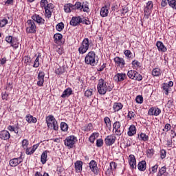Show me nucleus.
<instances>
[{
  "label": "nucleus",
  "instance_id": "obj_1",
  "mask_svg": "<svg viewBox=\"0 0 176 176\" xmlns=\"http://www.w3.org/2000/svg\"><path fill=\"white\" fill-rule=\"evenodd\" d=\"M97 89L100 96H105V94H107V92L112 91V87H111L109 83L107 82V81L104 80V79L102 78L99 79Z\"/></svg>",
  "mask_w": 176,
  "mask_h": 176
},
{
  "label": "nucleus",
  "instance_id": "obj_2",
  "mask_svg": "<svg viewBox=\"0 0 176 176\" xmlns=\"http://www.w3.org/2000/svg\"><path fill=\"white\" fill-rule=\"evenodd\" d=\"M96 52L94 51H90L85 57V63L87 65H91V67H96L98 60L96 59Z\"/></svg>",
  "mask_w": 176,
  "mask_h": 176
},
{
  "label": "nucleus",
  "instance_id": "obj_3",
  "mask_svg": "<svg viewBox=\"0 0 176 176\" xmlns=\"http://www.w3.org/2000/svg\"><path fill=\"white\" fill-rule=\"evenodd\" d=\"M46 123L48 129L50 130H55L57 131L58 130V123L57 122V120L54 118V116L50 115L46 118Z\"/></svg>",
  "mask_w": 176,
  "mask_h": 176
},
{
  "label": "nucleus",
  "instance_id": "obj_4",
  "mask_svg": "<svg viewBox=\"0 0 176 176\" xmlns=\"http://www.w3.org/2000/svg\"><path fill=\"white\" fill-rule=\"evenodd\" d=\"M90 47V41H89V38H85L82 40L80 43V47H78V53L80 54H85L87 53V50Z\"/></svg>",
  "mask_w": 176,
  "mask_h": 176
},
{
  "label": "nucleus",
  "instance_id": "obj_5",
  "mask_svg": "<svg viewBox=\"0 0 176 176\" xmlns=\"http://www.w3.org/2000/svg\"><path fill=\"white\" fill-rule=\"evenodd\" d=\"M78 142V138L75 135H70L65 138L64 143L65 146L69 148H74V146Z\"/></svg>",
  "mask_w": 176,
  "mask_h": 176
},
{
  "label": "nucleus",
  "instance_id": "obj_6",
  "mask_svg": "<svg viewBox=\"0 0 176 176\" xmlns=\"http://www.w3.org/2000/svg\"><path fill=\"white\" fill-rule=\"evenodd\" d=\"M26 32L28 34H35L36 32V25L32 20H28L26 22Z\"/></svg>",
  "mask_w": 176,
  "mask_h": 176
},
{
  "label": "nucleus",
  "instance_id": "obj_7",
  "mask_svg": "<svg viewBox=\"0 0 176 176\" xmlns=\"http://www.w3.org/2000/svg\"><path fill=\"white\" fill-rule=\"evenodd\" d=\"M6 42L7 43H10V46L14 47V49L19 48V39H17L16 37L8 36L6 37Z\"/></svg>",
  "mask_w": 176,
  "mask_h": 176
},
{
  "label": "nucleus",
  "instance_id": "obj_8",
  "mask_svg": "<svg viewBox=\"0 0 176 176\" xmlns=\"http://www.w3.org/2000/svg\"><path fill=\"white\" fill-rule=\"evenodd\" d=\"M127 76L130 79H133L134 80H142V76L137 71L135 70H129L127 73Z\"/></svg>",
  "mask_w": 176,
  "mask_h": 176
},
{
  "label": "nucleus",
  "instance_id": "obj_9",
  "mask_svg": "<svg viewBox=\"0 0 176 176\" xmlns=\"http://www.w3.org/2000/svg\"><path fill=\"white\" fill-rule=\"evenodd\" d=\"M129 164L130 166L131 170H134L137 168V160L135 156L133 154H131L128 158Z\"/></svg>",
  "mask_w": 176,
  "mask_h": 176
},
{
  "label": "nucleus",
  "instance_id": "obj_10",
  "mask_svg": "<svg viewBox=\"0 0 176 176\" xmlns=\"http://www.w3.org/2000/svg\"><path fill=\"white\" fill-rule=\"evenodd\" d=\"M160 113H162V110L157 107H151L148 111L149 116H159Z\"/></svg>",
  "mask_w": 176,
  "mask_h": 176
},
{
  "label": "nucleus",
  "instance_id": "obj_11",
  "mask_svg": "<svg viewBox=\"0 0 176 176\" xmlns=\"http://www.w3.org/2000/svg\"><path fill=\"white\" fill-rule=\"evenodd\" d=\"M113 79L117 83L123 82L124 79H127V74H126L125 73H117L114 76Z\"/></svg>",
  "mask_w": 176,
  "mask_h": 176
},
{
  "label": "nucleus",
  "instance_id": "obj_12",
  "mask_svg": "<svg viewBox=\"0 0 176 176\" xmlns=\"http://www.w3.org/2000/svg\"><path fill=\"white\" fill-rule=\"evenodd\" d=\"M121 126L122 125L119 121H116L113 124V130L115 131V134L118 135V137L122 135V133H123L120 129Z\"/></svg>",
  "mask_w": 176,
  "mask_h": 176
},
{
  "label": "nucleus",
  "instance_id": "obj_13",
  "mask_svg": "<svg viewBox=\"0 0 176 176\" xmlns=\"http://www.w3.org/2000/svg\"><path fill=\"white\" fill-rule=\"evenodd\" d=\"M116 141V136L115 135H109L107 136L104 140V143L107 146L113 145V143Z\"/></svg>",
  "mask_w": 176,
  "mask_h": 176
},
{
  "label": "nucleus",
  "instance_id": "obj_14",
  "mask_svg": "<svg viewBox=\"0 0 176 176\" xmlns=\"http://www.w3.org/2000/svg\"><path fill=\"white\" fill-rule=\"evenodd\" d=\"M20 163H23V157L21 155L19 157L14 158L9 161V164L11 167H17Z\"/></svg>",
  "mask_w": 176,
  "mask_h": 176
},
{
  "label": "nucleus",
  "instance_id": "obj_15",
  "mask_svg": "<svg viewBox=\"0 0 176 176\" xmlns=\"http://www.w3.org/2000/svg\"><path fill=\"white\" fill-rule=\"evenodd\" d=\"M80 23H83V19H82L80 16H73L70 21V25L73 27H76Z\"/></svg>",
  "mask_w": 176,
  "mask_h": 176
},
{
  "label": "nucleus",
  "instance_id": "obj_16",
  "mask_svg": "<svg viewBox=\"0 0 176 176\" xmlns=\"http://www.w3.org/2000/svg\"><path fill=\"white\" fill-rule=\"evenodd\" d=\"M114 62L116 65L120 67V68H124V65H126V61L124 59L119 56L114 58Z\"/></svg>",
  "mask_w": 176,
  "mask_h": 176
},
{
  "label": "nucleus",
  "instance_id": "obj_17",
  "mask_svg": "<svg viewBox=\"0 0 176 176\" xmlns=\"http://www.w3.org/2000/svg\"><path fill=\"white\" fill-rule=\"evenodd\" d=\"M37 79H38L37 85L40 87H42V86H43V83H45V72L40 71L38 72Z\"/></svg>",
  "mask_w": 176,
  "mask_h": 176
},
{
  "label": "nucleus",
  "instance_id": "obj_18",
  "mask_svg": "<svg viewBox=\"0 0 176 176\" xmlns=\"http://www.w3.org/2000/svg\"><path fill=\"white\" fill-rule=\"evenodd\" d=\"M152 9H153V2L151 1H148L146 6L144 8V14L145 16H149L152 13Z\"/></svg>",
  "mask_w": 176,
  "mask_h": 176
},
{
  "label": "nucleus",
  "instance_id": "obj_19",
  "mask_svg": "<svg viewBox=\"0 0 176 176\" xmlns=\"http://www.w3.org/2000/svg\"><path fill=\"white\" fill-rule=\"evenodd\" d=\"M32 19L33 20V21L37 23V24H45V19H43V18H42V16H41L39 14H33L32 16Z\"/></svg>",
  "mask_w": 176,
  "mask_h": 176
},
{
  "label": "nucleus",
  "instance_id": "obj_20",
  "mask_svg": "<svg viewBox=\"0 0 176 176\" xmlns=\"http://www.w3.org/2000/svg\"><path fill=\"white\" fill-rule=\"evenodd\" d=\"M156 46L157 47L158 52H160L161 53H166V52H167V47L164 45L163 42L157 41L156 43Z\"/></svg>",
  "mask_w": 176,
  "mask_h": 176
},
{
  "label": "nucleus",
  "instance_id": "obj_21",
  "mask_svg": "<svg viewBox=\"0 0 176 176\" xmlns=\"http://www.w3.org/2000/svg\"><path fill=\"white\" fill-rule=\"evenodd\" d=\"M82 166H83V162L82 161H76L74 163V168L76 170V173L78 174H80L82 173Z\"/></svg>",
  "mask_w": 176,
  "mask_h": 176
},
{
  "label": "nucleus",
  "instance_id": "obj_22",
  "mask_svg": "<svg viewBox=\"0 0 176 176\" xmlns=\"http://www.w3.org/2000/svg\"><path fill=\"white\" fill-rule=\"evenodd\" d=\"M10 138V133L6 130L0 131V139L6 141Z\"/></svg>",
  "mask_w": 176,
  "mask_h": 176
},
{
  "label": "nucleus",
  "instance_id": "obj_23",
  "mask_svg": "<svg viewBox=\"0 0 176 176\" xmlns=\"http://www.w3.org/2000/svg\"><path fill=\"white\" fill-rule=\"evenodd\" d=\"M89 168L93 173L96 174L98 170V167H97V162L94 160H91L89 162Z\"/></svg>",
  "mask_w": 176,
  "mask_h": 176
},
{
  "label": "nucleus",
  "instance_id": "obj_24",
  "mask_svg": "<svg viewBox=\"0 0 176 176\" xmlns=\"http://www.w3.org/2000/svg\"><path fill=\"white\" fill-rule=\"evenodd\" d=\"M117 167H118V164H116V162H110L109 168L107 169V173H109V174H111V173L113 174V171L116 170Z\"/></svg>",
  "mask_w": 176,
  "mask_h": 176
},
{
  "label": "nucleus",
  "instance_id": "obj_25",
  "mask_svg": "<svg viewBox=\"0 0 176 176\" xmlns=\"http://www.w3.org/2000/svg\"><path fill=\"white\" fill-rule=\"evenodd\" d=\"M168 176V173H167V168L166 166H162L159 169L157 176Z\"/></svg>",
  "mask_w": 176,
  "mask_h": 176
},
{
  "label": "nucleus",
  "instance_id": "obj_26",
  "mask_svg": "<svg viewBox=\"0 0 176 176\" xmlns=\"http://www.w3.org/2000/svg\"><path fill=\"white\" fill-rule=\"evenodd\" d=\"M137 133V128L135 125H131L129 128V131L127 132V134L129 137H133L135 134Z\"/></svg>",
  "mask_w": 176,
  "mask_h": 176
},
{
  "label": "nucleus",
  "instance_id": "obj_27",
  "mask_svg": "<svg viewBox=\"0 0 176 176\" xmlns=\"http://www.w3.org/2000/svg\"><path fill=\"white\" fill-rule=\"evenodd\" d=\"M139 171H145L146 170V162L145 160L140 161L138 164Z\"/></svg>",
  "mask_w": 176,
  "mask_h": 176
},
{
  "label": "nucleus",
  "instance_id": "obj_28",
  "mask_svg": "<svg viewBox=\"0 0 176 176\" xmlns=\"http://www.w3.org/2000/svg\"><path fill=\"white\" fill-rule=\"evenodd\" d=\"M25 120L28 123H36L38 120L31 114H28L25 116Z\"/></svg>",
  "mask_w": 176,
  "mask_h": 176
},
{
  "label": "nucleus",
  "instance_id": "obj_29",
  "mask_svg": "<svg viewBox=\"0 0 176 176\" xmlns=\"http://www.w3.org/2000/svg\"><path fill=\"white\" fill-rule=\"evenodd\" d=\"M108 13H109V10H108V7L107 6L100 9V14L101 17H107Z\"/></svg>",
  "mask_w": 176,
  "mask_h": 176
},
{
  "label": "nucleus",
  "instance_id": "obj_30",
  "mask_svg": "<svg viewBox=\"0 0 176 176\" xmlns=\"http://www.w3.org/2000/svg\"><path fill=\"white\" fill-rule=\"evenodd\" d=\"M138 138L140 141H143L144 142H146V141L149 140V136L144 133H141L138 135Z\"/></svg>",
  "mask_w": 176,
  "mask_h": 176
},
{
  "label": "nucleus",
  "instance_id": "obj_31",
  "mask_svg": "<svg viewBox=\"0 0 176 176\" xmlns=\"http://www.w3.org/2000/svg\"><path fill=\"white\" fill-rule=\"evenodd\" d=\"M47 153H49V151H45L41 156V162L42 164H45L46 162H47Z\"/></svg>",
  "mask_w": 176,
  "mask_h": 176
},
{
  "label": "nucleus",
  "instance_id": "obj_32",
  "mask_svg": "<svg viewBox=\"0 0 176 176\" xmlns=\"http://www.w3.org/2000/svg\"><path fill=\"white\" fill-rule=\"evenodd\" d=\"M72 94V89L68 87L63 91V94L61 95V97L62 98H67L69 97V96H71Z\"/></svg>",
  "mask_w": 176,
  "mask_h": 176
},
{
  "label": "nucleus",
  "instance_id": "obj_33",
  "mask_svg": "<svg viewBox=\"0 0 176 176\" xmlns=\"http://www.w3.org/2000/svg\"><path fill=\"white\" fill-rule=\"evenodd\" d=\"M104 122L105 123L106 129H108V130H111V129H112V123L111 122V118H109V117H104Z\"/></svg>",
  "mask_w": 176,
  "mask_h": 176
},
{
  "label": "nucleus",
  "instance_id": "obj_34",
  "mask_svg": "<svg viewBox=\"0 0 176 176\" xmlns=\"http://www.w3.org/2000/svg\"><path fill=\"white\" fill-rule=\"evenodd\" d=\"M123 109V104L121 102H115L113 106L114 112H119L120 109Z\"/></svg>",
  "mask_w": 176,
  "mask_h": 176
},
{
  "label": "nucleus",
  "instance_id": "obj_35",
  "mask_svg": "<svg viewBox=\"0 0 176 176\" xmlns=\"http://www.w3.org/2000/svg\"><path fill=\"white\" fill-rule=\"evenodd\" d=\"M127 119L129 120H134L137 118V115H135V112L133 111L128 110V114L126 116Z\"/></svg>",
  "mask_w": 176,
  "mask_h": 176
},
{
  "label": "nucleus",
  "instance_id": "obj_36",
  "mask_svg": "<svg viewBox=\"0 0 176 176\" xmlns=\"http://www.w3.org/2000/svg\"><path fill=\"white\" fill-rule=\"evenodd\" d=\"M81 10H83L85 13H89L90 12V9L89 8V3H87V1L82 3Z\"/></svg>",
  "mask_w": 176,
  "mask_h": 176
},
{
  "label": "nucleus",
  "instance_id": "obj_37",
  "mask_svg": "<svg viewBox=\"0 0 176 176\" xmlns=\"http://www.w3.org/2000/svg\"><path fill=\"white\" fill-rule=\"evenodd\" d=\"M38 148H39V143L38 144H36L34 145H33L32 147H31V151L30 152L28 149V151L26 152L27 155H34V153H35V151H36V149H38Z\"/></svg>",
  "mask_w": 176,
  "mask_h": 176
},
{
  "label": "nucleus",
  "instance_id": "obj_38",
  "mask_svg": "<svg viewBox=\"0 0 176 176\" xmlns=\"http://www.w3.org/2000/svg\"><path fill=\"white\" fill-rule=\"evenodd\" d=\"M92 129H93V124L91 123H89L85 125L84 126H82V130H83V131H85L86 133H89V131H91Z\"/></svg>",
  "mask_w": 176,
  "mask_h": 176
},
{
  "label": "nucleus",
  "instance_id": "obj_39",
  "mask_svg": "<svg viewBox=\"0 0 176 176\" xmlns=\"http://www.w3.org/2000/svg\"><path fill=\"white\" fill-rule=\"evenodd\" d=\"M82 3H80V1H77L76 2L75 5L73 4V6H72V10L82 11Z\"/></svg>",
  "mask_w": 176,
  "mask_h": 176
},
{
  "label": "nucleus",
  "instance_id": "obj_40",
  "mask_svg": "<svg viewBox=\"0 0 176 176\" xmlns=\"http://www.w3.org/2000/svg\"><path fill=\"white\" fill-rule=\"evenodd\" d=\"M99 136H100V133L95 132L90 135V137L89 138V140L91 142V144H94V141H96V139L98 138Z\"/></svg>",
  "mask_w": 176,
  "mask_h": 176
},
{
  "label": "nucleus",
  "instance_id": "obj_41",
  "mask_svg": "<svg viewBox=\"0 0 176 176\" xmlns=\"http://www.w3.org/2000/svg\"><path fill=\"white\" fill-rule=\"evenodd\" d=\"M124 54L127 58V60H133V58H134V56H133V53H131V51H130L129 50H124Z\"/></svg>",
  "mask_w": 176,
  "mask_h": 176
},
{
  "label": "nucleus",
  "instance_id": "obj_42",
  "mask_svg": "<svg viewBox=\"0 0 176 176\" xmlns=\"http://www.w3.org/2000/svg\"><path fill=\"white\" fill-rule=\"evenodd\" d=\"M152 75L153 76H160L162 75V69L160 68H154L152 71Z\"/></svg>",
  "mask_w": 176,
  "mask_h": 176
},
{
  "label": "nucleus",
  "instance_id": "obj_43",
  "mask_svg": "<svg viewBox=\"0 0 176 176\" xmlns=\"http://www.w3.org/2000/svg\"><path fill=\"white\" fill-rule=\"evenodd\" d=\"M54 41L55 43H58L61 39H63V34L60 33H56L54 35Z\"/></svg>",
  "mask_w": 176,
  "mask_h": 176
},
{
  "label": "nucleus",
  "instance_id": "obj_44",
  "mask_svg": "<svg viewBox=\"0 0 176 176\" xmlns=\"http://www.w3.org/2000/svg\"><path fill=\"white\" fill-rule=\"evenodd\" d=\"M72 6L73 4L72 3H67L66 5L64 6V10L66 13H71V10H72Z\"/></svg>",
  "mask_w": 176,
  "mask_h": 176
},
{
  "label": "nucleus",
  "instance_id": "obj_45",
  "mask_svg": "<svg viewBox=\"0 0 176 176\" xmlns=\"http://www.w3.org/2000/svg\"><path fill=\"white\" fill-rule=\"evenodd\" d=\"M39 60H41V54H39L34 60L33 68H38L39 67V65H41V63H39Z\"/></svg>",
  "mask_w": 176,
  "mask_h": 176
},
{
  "label": "nucleus",
  "instance_id": "obj_46",
  "mask_svg": "<svg viewBox=\"0 0 176 176\" xmlns=\"http://www.w3.org/2000/svg\"><path fill=\"white\" fill-rule=\"evenodd\" d=\"M132 67L135 68V69H138V68L141 67V63L137 60H134L132 61Z\"/></svg>",
  "mask_w": 176,
  "mask_h": 176
},
{
  "label": "nucleus",
  "instance_id": "obj_47",
  "mask_svg": "<svg viewBox=\"0 0 176 176\" xmlns=\"http://www.w3.org/2000/svg\"><path fill=\"white\" fill-rule=\"evenodd\" d=\"M167 2L172 9H175L176 10V0H167Z\"/></svg>",
  "mask_w": 176,
  "mask_h": 176
},
{
  "label": "nucleus",
  "instance_id": "obj_48",
  "mask_svg": "<svg viewBox=\"0 0 176 176\" xmlns=\"http://www.w3.org/2000/svg\"><path fill=\"white\" fill-rule=\"evenodd\" d=\"M162 89L164 91V94H166V96H168V91H170V87H168V85H167V83H164L162 86Z\"/></svg>",
  "mask_w": 176,
  "mask_h": 176
},
{
  "label": "nucleus",
  "instance_id": "obj_49",
  "mask_svg": "<svg viewBox=\"0 0 176 176\" xmlns=\"http://www.w3.org/2000/svg\"><path fill=\"white\" fill-rule=\"evenodd\" d=\"M56 29L59 32H61V31L64 30V23L63 22L58 23L56 26Z\"/></svg>",
  "mask_w": 176,
  "mask_h": 176
},
{
  "label": "nucleus",
  "instance_id": "obj_50",
  "mask_svg": "<svg viewBox=\"0 0 176 176\" xmlns=\"http://www.w3.org/2000/svg\"><path fill=\"white\" fill-rule=\"evenodd\" d=\"M60 129L62 131H68V124L64 122L60 123Z\"/></svg>",
  "mask_w": 176,
  "mask_h": 176
},
{
  "label": "nucleus",
  "instance_id": "obj_51",
  "mask_svg": "<svg viewBox=\"0 0 176 176\" xmlns=\"http://www.w3.org/2000/svg\"><path fill=\"white\" fill-rule=\"evenodd\" d=\"M28 145H30V142L28 140L25 139L22 141V147L23 149H27L28 148Z\"/></svg>",
  "mask_w": 176,
  "mask_h": 176
},
{
  "label": "nucleus",
  "instance_id": "obj_52",
  "mask_svg": "<svg viewBox=\"0 0 176 176\" xmlns=\"http://www.w3.org/2000/svg\"><path fill=\"white\" fill-rule=\"evenodd\" d=\"M135 101L137 104H142L144 102V98L141 95L136 96Z\"/></svg>",
  "mask_w": 176,
  "mask_h": 176
},
{
  "label": "nucleus",
  "instance_id": "obj_53",
  "mask_svg": "<svg viewBox=\"0 0 176 176\" xmlns=\"http://www.w3.org/2000/svg\"><path fill=\"white\" fill-rule=\"evenodd\" d=\"M104 145V140L102 139H98L96 140V146L98 148H101Z\"/></svg>",
  "mask_w": 176,
  "mask_h": 176
},
{
  "label": "nucleus",
  "instance_id": "obj_54",
  "mask_svg": "<svg viewBox=\"0 0 176 176\" xmlns=\"http://www.w3.org/2000/svg\"><path fill=\"white\" fill-rule=\"evenodd\" d=\"M8 21L6 19H3L1 20H0V27L2 28L3 27H5V25H6V24H8Z\"/></svg>",
  "mask_w": 176,
  "mask_h": 176
},
{
  "label": "nucleus",
  "instance_id": "obj_55",
  "mask_svg": "<svg viewBox=\"0 0 176 176\" xmlns=\"http://www.w3.org/2000/svg\"><path fill=\"white\" fill-rule=\"evenodd\" d=\"M52 10H45V16L47 19H50L52 17Z\"/></svg>",
  "mask_w": 176,
  "mask_h": 176
},
{
  "label": "nucleus",
  "instance_id": "obj_56",
  "mask_svg": "<svg viewBox=\"0 0 176 176\" xmlns=\"http://www.w3.org/2000/svg\"><path fill=\"white\" fill-rule=\"evenodd\" d=\"M85 97H91L93 96V89H87L85 92Z\"/></svg>",
  "mask_w": 176,
  "mask_h": 176
},
{
  "label": "nucleus",
  "instance_id": "obj_57",
  "mask_svg": "<svg viewBox=\"0 0 176 176\" xmlns=\"http://www.w3.org/2000/svg\"><path fill=\"white\" fill-rule=\"evenodd\" d=\"M40 4L41 8H45L47 5H49V2L47 0H41Z\"/></svg>",
  "mask_w": 176,
  "mask_h": 176
},
{
  "label": "nucleus",
  "instance_id": "obj_58",
  "mask_svg": "<svg viewBox=\"0 0 176 176\" xmlns=\"http://www.w3.org/2000/svg\"><path fill=\"white\" fill-rule=\"evenodd\" d=\"M45 10L47 9V10H52L53 11V4L48 3L45 7H44Z\"/></svg>",
  "mask_w": 176,
  "mask_h": 176
},
{
  "label": "nucleus",
  "instance_id": "obj_59",
  "mask_svg": "<svg viewBox=\"0 0 176 176\" xmlns=\"http://www.w3.org/2000/svg\"><path fill=\"white\" fill-rule=\"evenodd\" d=\"M159 168V166L157 164L154 165L151 167L152 173H155L157 172V168Z\"/></svg>",
  "mask_w": 176,
  "mask_h": 176
},
{
  "label": "nucleus",
  "instance_id": "obj_60",
  "mask_svg": "<svg viewBox=\"0 0 176 176\" xmlns=\"http://www.w3.org/2000/svg\"><path fill=\"white\" fill-rule=\"evenodd\" d=\"M12 89H13V85H12V83L8 82L6 87V90L10 91V90H12Z\"/></svg>",
  "mask_w": 176,
  "mask_h": 176
},
{
  "label": "nucleus",
  "instance_id": "obj_61",
  "mask_svg": "<svg viewBox=\"0 0 176 176\" xmlns=\"http://www.w3.org/2000/svg\"><path fill=\"white\" fill-rule=\"evenodd\" d=\"M153 152H154V151H153V149H148L147 150V155H148V156H149L150 157H152V156H153Z\"/></svg>",
  "mask_w": 176,
  "mask_h": 176
},
{
  "label": "nucleus",
  "instance_id": "obj_62",
  "mask_svg": "<svg viewBox=\"0 0 176 176\" xmlns=\"http://www.w3.org/2000/svg\"><path fill=\"white\" fill-rule=\"evenodd\" d=\"M166 150L163 149L161 151V159H165L166 158Z\"/></svg>",
  "mask_w": 176,
  "mask_h": 176
},
{
  "label": "nucleus",
  "instance_id": "obj_63",
  "mask_svg": "<svg viewBox=\"0 0 176 176\" xmlns=\"http://www.w3.org/2000/svg\"><path fill=\"white\" fill-rule=\"evenodd\" d=\"M164 130H166V131H170V130H171V125L170 124H166Z\"/></svg>",
  "mask_w": 176,
  "mask_h": 176
},
{
  "label": "nucleus",
  "instance_id": "obj_64",
  "mask_svg": "<svg viewBox=\"0 0 176 176\" xmlns=\"http://www.w3.org/2000/svg\"><path fill=\"white\" fill-rule=\"evenodd\" d=\"M56 52L58 54L61 55V54H63V53H64V48H63V47L58 48Z\"/></svg>",
  "mask_w": 176,
  "mask_h": 176
}]
</instances>
